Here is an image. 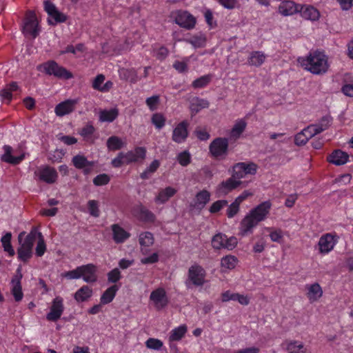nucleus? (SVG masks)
I'll return each mask as SVG.
<instances>
[{
  "mask_svg": "<svg viewBox=\"0 0 353 353\" xmlns=\"http://www.w3.org/2000/svg\"><path fill=\"white\" fill-rule=\"evenodd\" d=\"M271 206V203L266 201L251 210L250 213L241 222L240 234L242 236H245L248 233H252V229L259 222L265 219L270 212Z\"/></svg>",
  "mask_w": 353,
  "mask_h": 353,
  "instance_id": "obj_1",
  "label": "nucleus"
},
{
  "mask_svg": "<svg viewBox=\"0 0 353 353\" xmlns=\"http://www.w3.org/2000/svg\"><path fill=\"white\" fill-rule=\"evenodd\" d=\"M299 61L305 69L314 74H324L328 69L326 56L319 51L310 53L306 58H303Z\"/></svg>",
  "mask_w": 353,
  "mask_h": 353,
  "instance_id": "obj_2",
  "label": "nucleus"
},
{
  "mask_svg": "<svg viewBox=\"0 0 353 353\" xmlns=\"http://www.w3.org/2000/svg\"><path fill=\"white\" fill-rule=\"evenodd\" d=\"M25 232H21L18 236L20 247L17 249L18 259L23 262H27L32 255V248L37 239V230L32 229L23 241Z\"/></svg>",
  "mask_w": 353,
  "mask_h": 353,
  "instance_id": "obj_3",
  "label": "nucleus"
},
{
  "mask_svg": "<svg viewBox=\"0 0 353 353\" xmlns=\"http://www.w3.org/2000/svg\"><path fill=\"white\" fill-rule=\"evenodd\" d=\"M146 149L144 147H137L134 150L125 153L121 152L111 161L114 168H120L123 164L135 163L145 158Z\"/></svg>",
  "mask_w": 353,
  "mask_h": 353,
  "instance_id": "obj_4",
  "label": "nucleus"
},
{
  "mask_svg": "<svg viewBox=\"0 0 353 353\" xmlns=\"http://www.w3.org/2000/svg\"><path fill=\"white\" fill-rule=\"evenodd\" d=\"M37 69L42 70L46 74L52 75L61 79H70L73 77L72 72L52 60L48 61L38 65Z\"/></svg>",
  "mask_w": 353,
  "mask_h": 353,
  "instance_id": "obj_5",
  "label": "nucleus"
},
{
  "mask_svg": "<svg viewBox=\"0 0 353 353\" xmlns=\"http://www.w3.org/2000/svg\"><path fill=\"white\" fill-rule=\"evenodd\" d=\"M44 10L48 13L49 18L48 23L49 25L54 26L59 23L66 21L68 17L60 12L56 6L49 0L43 2Z\"/></svg>",
  "mask_w": 353,
  "mask_h": 353,
  "instance_id": "obj_6",
  "label": "nucleus"
},
{
  "mask_svg": "<svg viewBox=\"0 0 353 353\" xmlns=\"http://www.w3.org/2000/svg\"><path fill=\"white\" fill-rule=\"evenodd\" d=\"M205 276L206 272L202 266L198 264L192 265L188 270V280L186 284L188 285L189 281L194 286H203L205 283Z\"/></svg>",
  "mask_w": 353,
  "mask_h": 353,
  "instance_id": "obj_7",
  "label": "nucleus"
},
{
  "mask_svg": "<svg viewBox=\"0 0 353 353\" xmlns=\"http://www.w3.org/2000/svg\"><path fill=\"white\" fill-rule=\"evenodd\" d=\"M23 32L30 34L32 38H36L39 32V22L34 11L27 12L24 24L23 26Z\"/></svg>",
  "mask_w": 353,
  "mask_h": 353,
  "instance_id": "obj_8",
  "label": "nucleus"
},
{
  "mask_svg": "<svg viewBox=\"0 0 353 353\" xmlns=\"http://www.w3.org/2000/svg\"><path fill=\"white\" fill-rule=\"evenodd\" d=\"M209 150L214 158L227 155L228 150V139L221 137L214 139L210 144Z\"/></svg>",
  "mask_w": 353,
  "mask_h": 353,
  "instance_id": "obj_9",
  "label": "nucleus"
},
{
  "mask_svg": "<svg viewBox=\"0 0 353 353\" xmlns=\"http://www.w3.org/2000/svg\"><path fill=\"white\" fill-rule=\"evenodd\" d=\"M23 277L21 274V268L19 267L16 271V274L12 277L11 280V294L14 296L16 302H19L23 297V293L22 292V286L21 284V280Z\"/></svg>",
  "mask_w": 353,
  "mask_h": 353,
  "instance_id": "obj_10",
  "label": "nucleus"
},
{
  "mask_svg": "<svg viewBox=\"0 0 353 353\" xmlns=\"http://www.w3.org/2000/svg\"><path fill=\"white\" fill-rule=\"evenodd\" d=\"M175 22L187 30L192 29L196 24V19L188 11L179 10L175 17Z\"/></svg>",
  "mask_w": 353,
  "mask_h": 353,
  "instance_id": "obj_11",
  "label": "nucleus"
},
{
  "mask_svg": "<svg viewBox=\"0 0 353 353\" xmlns=\"http://www.w3.org/2000/svg\"><path fill=\"white\" fill-rule=\"evenodd\" d=\"M63 310V299L60 296H57L52 301L50 310L47 314L46 319L50 321H57L62 315Z\"/></svg>",
  "mask_w": 353,
  "mask_h": 353,
  "instance_id": "obj_12",
  "label": "nucleus"
},
{
  "mask_svg": "<svg viewBox=\"0 0 353 353\" xmlns=\"http://www.w3.org/2000/svg\"><path fill=\"white\" fill-rule=\"evenodd\" d=\"M242 181L236 180L232 176L222 181L216 188V193L218 196H225L233 190L238 188Z\"/></svg>",
  "mask_w": 353,
  "mask_h": 353,
  "instance_id": "obj_13",
  "label": "nucleus"
},
{
  "mask_svg": "<svg viewBox=\"0 0 353 353\" xmlns=\"http://www.w3.org/2000/svg\"><path fill=\"white\" fill-rule=\"evenodd\" d=\"M150 299L153 301L155 307L158 310L163 309L168 303L165 290L161 288L153 290L150 294Z\"/></svg>",
  "mask_w": 353,
  "mask_h": 353,
  "instance_id": "obj_14",
  "label": "nucleus"
},
{
  "mask_svg": "<svg viewBox=\"0 0 353 353\" xmlns=\"http://www.w3.org/2000/svg\"><path fill=\"white\" fill-rule=\"evenodd\" d=\"M188 125L189 123L187 121L180 122L173 130L172 141L177 143H183L188 137Z\"/></svg>",
  "mask_w": 353,
  "mask_h": 353,
  "instance_id": "obj_15",
  "label": "nucleus"
},
{
  "mask_svg": "<svg viewBox=\"0 0 353 353\" xmlns=\"http://www.w3.org/2000/svg\"><path fill=\"white\" fill-rule=\"evenodd\" d=\"M81 278L86 283H94L97 281V267L92 263L79 266Z\"/></svg>",
  "mask_w": 353,
  "mask_h": 353,
  "instance_id": "obj_16",
  "label": "nucleus"
},
{
  "mask_svg": "<svg viewBox=\"0 0 353 353\" xmlns=\"http://www.w3.org/2000/svg\"><path fill=\"white\" fill-rule=\"evenodd\" d=\"M77 103V100L68 99L57 104L54 108L55 114L58 117H63L72 112Z\"/></svg>",
  "mask_w": 353,
  "mask_h": 353,
  "instance_id": "obj_17",
  "label": "nucleus"
},
{
  "mask_svg": "<svg viewBox=\"0 0 353 353\" xmlns=\"http://www.w3.org/2000/svg\"><path fill=\"white\" fill-rule=\"evenodd\" d=\"M335 243L334 236L331 234L327 233L321 236L318 243L320 252L321 254L330 252L334 248Z\"/></svg>",
  "mask_w": 353,
  "mask_h": 353,
  "instance_id": "obj_18",
  "label": "nucleus"
},
{
  "mask_svg": "<svg viewBox=\"0 0 353 353\" xmlns=\"http://www.w3.org/2000/svg\"><path fill=\"white\" fill-rule=\"evenodd\" d=\"M349 155L341 150H335L327 157V161L336 165H342L348 161Z\"/></svg>",
  "mask_w": 353,
  "mask_h": 353,
  "instance_id": "obj_19",
  "label": "nucleus"
},
{
  "mask_svg": "<svg viewBox=\"0 0 353 353\" xmlns=\"http://www.w3.org/2000/svg\"><path fill=\"white\" fill-rule=\"evenodd\" d=\"M34 174L39 176L41 181L47 183H53L57 177V171L48 166L39 170L38 172H35Z\"/></svg>",
  "mask_w": 353,
  "mask_h": 353,
  "instance_id": "obj_20",
  "label": "nucleus"
},
{
  "mask_svg": "<svg viewBox=\"0 0 353 353\" xmlns=\"http://www.w3.org/2000/svg\"><path fill=\"white\" fill-rule=\"evenodd\" d=\"M4 154L1 155V160L3 162L12 164V165H17L19 164L25 157V155L21 154L18 157H14L12 155V148L10 145H4L3 146Z\"/></svg>",
  "mask_w": 353,
  "mask_h": 353,
  "instance_id": "obj_21",
  "label": "nucleus"
},
{
  "mask_svg": "<svg viewBox=\"0 0 353 353\" xmlns=\"http://www.w3.org/2000/svg\"><path fill=\"white\" fill-rule=\"evenodd\" d=\"M301 5L292 1H285L279 7V12L283 16L292 15L299 12Z\"/></svg>",
  "mask_w": 353,
  "mask_h": 353,
  "instance_id": "obj_22",
  "label": "nucleus"
},
{
  "mask_svg": "<svg viewBox=\"0 0 353 353\" xmlns=\"http://www.w3.org/2000/svg\"><path fill=\"white\" fill-rule=\"evenodd\" d=\"M210 199V193L206 190H203L196 194L193 207L201 210L209 202Z\"/></svg>",
  "mask_w": 353,
  "mask_h": 353,
  "instance_id": "obj_23",
  "label": "nucleus"
},
{
  "mask_svg": "<svg viewBox=\"0 0 353 353\" xmlns=\"http://www.w3.org/2000/svg\"><path fill=\"white\" fill-rule=\"evenodd\" d=\"M176 193V190L168 186L165 189H162L159 191V194L154 199V201L157 203L163 204L168 201L172 196Z\"/></svg>",
  "mask_w": 353,
  "mask_h": 353,
  "instance_id": "obj_24",
  "label": "nucleus"
},
{
  "mask_svg": "<svg viewBox=\"0 0 353 353\" xmlns=\"http://www.w3.org/2000/svg\"><path fill=\"white\" fill-rule=\"evenodd\" d=\"M112 230L113 233V239L117 243H123L130 236L128 232L118 224L112 225Z\"/></svg>",
  "mask_w": 353,
  "mask_h": 353,
  "instance_id": "obj_25",
  "label": "nucleus"
},
{
  "mask_svg": "<svg viewBox=\"0 0 353 353\" xmlns=\"http://www.w3.org/2000/svg\"><path fill=\"white\" fill-rule=\"evenodd\" d=\"M307 297L310 303L318 301L323 295V290L318 283H313L307 288Z\"/></svg>",
  "mask_w": 353,
  "mask_h": 353,
  "instance_id": "obj_26",
  "label": "nucleus"
},
{
  "mask_svg": "<svg viewBox=\"0 0 353 353\" xmlns=\"http://www.w3.org/2000/svg\"><path fill=\"white\" fill-rule=\"evenodd\" d=\"M299 12L303 18L312 21L317 20L320 16L319 12L313 6H301Z\"/></svg>",
  "mask_w": 353,
  "mask_h": 353,
  "instance_id": "obj_27",
  "label": "nucleus"
},
{
  "mask_svg": "<svg viewBox=\"0 0 353 353\" xmlns=\"http://www.w3.org/2000/svg\"><path fill=\"white\" fill-rule=\"evenodd\" d=\"M92 295V289L88 285H83L74 294V299L77 302L88 301Z\"/></svg>",
  "mask_w": 353,
  "mask_h": 353,
  "instance_id": "obj_28",
  "label": "nucleus"
},
{
  "mask_svg": "<svg viewBox=\"0 0 353 353\" xmlns=\"http://www.w3.org/2000/svg\"><path fill=\"white\" fill-rule=\"evenodd\" d=\"M210 105L208 100L199 97L194 98L190 103V110L194 114L198 113L201 110L207 108Z\"/></svg>",
  "mask_w": 353,
  "mask_h": 353,
  "instance_id": "obj_29",
  "label": "nucleus"
},
{
  "mask_svg": "<svg viewBox=\"0 0 353 353\" xmlns=\"http://www.w3.org/2000/svg\"><path fill=\"white\" fill-rule=\"evenodd\" d=\"M118 290L119 287L117 285H113L108 288L101 296V303L106 305L112 302Z\"/></svg>",
  "mask_w": 353,
  "mask_h": 353,
  "instance_id": "obj_30",
  "label": "nucleus"
},
{
  "mask_svg": "<svg viewBox=\"0 0 353 353\" xmlns=\"http://www.w3.org/2000/svg\"><path fill=\"white\" fill-rule=\"evenodd\" d=\"M72 162L74 166L79 170L85 167H93L94 165V161H89L85 156L81 154L73 157Z\"/></svg>",
  "mask_w": 353,
  "mask_h": 353,
  "instance_id": "obj_31",
  "label": "nucleus"
},
{
  "mask_svg": "<svg viewBox=\"0 0 353 353\" xmlns=\"http://www.w3.org/2000/svg\"><path fill=\"white\" fill-rule=\"evenodd\" d=\"M119 111L117 108L109 110H101L99 114V120L101 122H112L118 117Z\"/></svg>",
  "mask_w": 353,
  "mask_h": 353,
  "instance_id": "obj_32",
  "label": "nucleus"
},
{
  "mask_svg": "<svg viewBox=\"0 0 353 353\" xmlns=\"http://www.w3.org/2000/svg\"><path fill=\"white\" fill-rule=\"evenodd\" d=\"M139 219L142 221L153 223L156 219L154 214L144 207L143 205L139 206Z\"/></svg>",
  "mask_w": 353,
  "mask_h": 353,
  "instance_id": "obj_33",
  "label": "nucleus"
},
{
  "mask_svg": "<svg viewBox=\"0 0 353 353\" xmlns=\"http://www.w3.org/2000/svg\"><path fill=\"white\" fill-rule=\"evenodd\" d=\"M12 234L10 232L6 233L1 239V242L3 248V250L8 253L9 256H13L15 252L11 245Z\"/></svg>",
  "mask_w": 353,
  "mask_h": 353,
  "instance_id": "obj_34",
  "label": "nucleus"
},
{
  "mask_svg": "<svg viewBox=\"0 0 353 353\" xmlns=\"http://www.w3.org/2000/svg\"><path fill=\"white\" fill-rule=\"evenodd\" d=\"M106 145L109 150L115 151L121 149L124 143L119 137L112 136L108 139Z\"/></svg>",
  "mask_w": 353,
  "mask_h": 353,
  "instance_id": "obj_35",
  "label": "nucleus"
},
{
  "mask_svg": "<svg viewBox=\"0 0 353 353\" xmlns=\"http://www.w3.org/2000/svg\"><path fill=\"white\" fill-rule=\"evenodd\" d=\"M160 166L159 160H154L150 165L140 174L142 179H148L157 170Z\"/></svg>",
  "mask_w": 353,
  "mask_h": 353,
  "instance_id": "obj_36",
  "label": "nucleus"
},
{
  "mask_svg": "<svg viewBox=\"0 0 353 353\" xmlns=\"http://www.w3.org/2000/svg\"><path fill=\"white\" fill-rule=\"evenodd\" d=\"M265 57L264 54L259 51H256L250 54L248 63L251 65L260 66L265 61Z\"/></svg>",
  "mask_w": 353,
  "mask_h": 353,
  "instance_id": "obj_37",
  "label": "nucleus"
},
{
  "mask_svg": "<svg viewBox=\"0 0 353 353\" xmlns=\"http://www.w3.org/2000/svg\"><path fill=\"white\" fill-rule=\"evenodd\" d=\"M187 332V327L185 325L174 329L169 336L170 341H176L181 340Z\"/></svg>",
  "mask_w": 353,
  "mask_h": 353,
  "instance_id": "obj_38",
  "label": "nucleus"
},
{
  "mask_svg": "<svg viewBox=\"0 0 353 353\" xmlns=\"http://www.w3.org/2000/svg\"><path fill=\"white\" fill-rule=\"evenodd\" d=\"M139 244L141 246L150 247L154 243L153 234L150 232H145L139 235Z\"/></svg>",
  "mask_w": 353,
  "mask_h": 353,
  "instance_id": "obj_39",
  "label": "nucleus"
},
{
  "mask_svg": "<svg viewBox=\"0 0 353 353\" xmlns=\"http://www.w3.org/2000/svg\"><path fill=\"white\" fill-rule=\"evenodd\" d=\"M212 78V75L210 74L202 76L196 79H195L192 85L194 88H201L210 83Z\"/></svg>",
  "mask_w": 353,
  "mask_h": 353,
  "instance_id": "obj_40",
  "label": "nucleus"
},
{
  "mask_svg": "<svg viewBox=\"0 0 353 353\" xmlns=\"http://www.w3.org/2000/svg\"><path fill=\"white\" fill-rule=\"evenodd\" d=\"M225 240H227V236L225 234L218 233L213 236L212 239V245L216 250L223 248Z\"/></svg>",
  "mask_w": 353,
  "mask_h": 353,
  "instance_id": "obj_41",
  "label": "nucleus"
},
{
  "mask_svg": "<svg viewBox=\"0 0 353 353\" xmlns=\"http://www.w3.org/2000/svg\"><path fill=\"white\" fill-rule=\"evenodd\" d=\"M188 41L191 43L194 48H202L205 46L206 39L203 34L194 35L190 37Z\"/></svg>",
  "mask_w": 353,
  "mask_h": 353,
  "instance_id": "obj_42",
  "label": "nucleus"
},
{
  "mask_svg": "<svg viewBox=\"0 0 353 353\" xmlns=\"http://www.w3.org/2000/svg\"><path fill=\"white\" fill-rule=\"evenodd\" d=\"M237 259L231 255L223 257L221 259V267L228 270L234 269L236 265Z\"/></svg>",
  "mask_w": 353,
  "mask_h": 353,
  "instance_id": "obj_43",
  "label": "nucleus"
},
{
  "mask_svg": "<svg viewBox=\"0 0 353 353\" xmlns=\"http://www.w3.org/2000/svg\"><path fill=\"white\" fill-rule=\"evenodd\" d=\"M331 122L332 118L330 116H325L322 117L318 123L314 124V125L316 127L317 132L319 134L327 129L330 125Z\"/></svg>",
  "mask_w": 353,
  "mask_h": 353,
  "instance_id": "obj_44",
  "label": "nucleus"
},
{
  "mask_svg": "<svg viewBox=\"0 0 353 353\" xmlns=\"http://www.w3.org/2000/svg\"><path fill=\"white\" fill-rule=\"evenodd\" d=\"M246 123L243 120H240L233 126L231 130V137L236 138L239 137L244 131Z\"/></svg>",
  "mask_w": 353,
  "mask_h": 353,
  "instance_id": "obj_45",
  "label": "nucleus"
},
{
  "mask_svg": "<svg viewBox=\"0 0 353 353\" xmlns=\"http://www.w3.org/2000/svg\"><path fill=\"white\" fill-rule=\"evenodd\" d=\"M151 122L157 129H161L165 124V118L161 113H155L152 116Z\"/></svg>",
  "mask_w": 353,
  "mask_h": 353,
  "instance_id": "obj_46",
  "label": "nucleus"
},
{
  "mask_svg": "<svg viewBox=\"0 0 353 353\" xmlns=\"http://www.w3.org/2000/svg\"><path fill=\"white\" fill-rule=\"evenodd\" d=\"M176 159L181 165L185 167L191 163V155L188 151L185 150L178 154Z\"/></svg>",
  "mask_w": 353,
  "mask_h": 353,
  "instance_id": "obj_47",
  "label": "nucleus"
},
{
  "mask_svg": "<svg viewBox=\"0 0 353 353\" xmlns=\"http://www.w3.org/2000/svg\"><path fill=\"white\" fill-rule=\"evenodd\" d=\"M37 237L39 238L37 245L36 247V254L38 256H41L45 253L46 250V243L41 232H37Z\"/></svg>",
  "mask_w": 353,
  "mask_h": 353,
  "instance_id": "obj_48",
  "label": "nucleus"
},
{
  "mask_svg": "<svg viewBox=\"0 0 353 353\" xmlns=\"http://www.w3.org/2000/svg\"><path fill=\"white\" fill-rule=\"evenodd\" d=\"M88 208L91 216L99 217L100 211L99 209V202L96 200H90L88 202Z\"/></svg>",
  "mask_w": 353,
  "mask_h": 353,
  "instance_id": "obj_49",
  "label": "nucleus"
},
{
  "mask_svg": "<svg viewBox=\"0 0 353 353\" xmlns=\"http://www.w3.org/2000/svg\"><path fill=\"white\" fill-rule=\"evenodd\" d=\"M163 342L157 339L149 338L145 341V346L152 350H159L163 347Z\"/></svg>",
  "mask_w": 353,
  "mask_h": 353,
  "instance_id": "obj_50",
  "label": "nucleus"
},
{
  "mask_svg": "<svg viewBox=\"0 0 353 353\" xmlns=\"http://www.w3.org/2000/svg\"><path fill=\"white\" fill-rule=\"evenodd\" d=\"M243 165L241 163H237L234 165L232 167V176L236 179V180H240L241 179L243 178L245 175L243 173Z\"/></svg>",
  "mask_w": 353,
  "mask_h": 353,
  "instance_id": "obj_51",
  "label": "nucleus"
},
{
  "mask_svg": "<svg viewBox=\"0 0 353 353\" xmlns=\"http://www.w3.org/2000/svg\"><path fill=\"white\" fill-rule=\"evenodd\" d=\"M243 166V170L245 175L251 174L254 175L256 173L257 165L253 162L248 163L241 162Z\"/></svg>",
  "mask_w": 353,
  "mask_h": 353,
  "instance_id": "obj_52",
  "label": "nucleus"
},
{
  "mask_svg": "<svg viewBox=\"0 0 353 353\" xmlns=\"http://www.w3.org/2000/svg\"><path fill=\"white\" fill-rule=\"evenodd\" d=\"M289 353H304L305 351L303 350V343H299L297 341H292L290 342L287 347Z\"/></svg>",
  "mask_w": 353,
  "mask_h": 353,
  "instance_id": "obj_53",
  "label": "nucleus"
},
{
  "mask_svg": "<svg viewBox=\"0 0 353 353\" xmlns=\"http://www.w3.org/2000/svg\"><path fill=\"white\" fill-rule=\"evenodd\" d=\"M110 181V178L107 174H101L94 178L93 183L97 186H101L108 184Z\"/></svg>",
  "mask_w": 353,
  "mask_h": 353,
  "instance_id": "obj_54",
  "label": "nucleus"
},
{
  "mask_svg": "<svg viewBox=\"0 0 353 353\" xmlns=\"http://www.w3.org/2000/svg\"><path fill=\"white\" fill-rule=\"evenodd\" d=\"M108 281L110 283H115L119 281L121 278V272L118 268H114L112 270L110 271L108 274Z\"/></svg>",
  "mask_w": 353,
  "mask_h": 353,
  "instance_id": "obj_55",
  "label": "nucleus"
},
{
  "mask_svg": "<svg viewBox=\"0 0 353 353\" xmlns=\"http://www.w3.org/2000/svg\"><path fill=\"white\" fill-rule=\"evenodd\" d=\"M227 205L228 201L226 200H218L211 205L209 211L213 214L216 213Z\"/></svg>",
  "mask_w": 353,
  "mask_h": 353,
  "instance_id": "obj_56",
  "label": "nucleus"
},
{
  "mask_svg": "<svg viewBox=\"0 0 353 353\" xmlns=\"http://www.w3.org/2000/svg\"><path fill=\"white\" fill-rule=\"evenodd\" d=\"M240 205L235 201L232 202L228 208L226 214L228 218L234 217L239 211Z\"/></svg>",
  "mask_w": 353,
  "mask_h": 353,
  "instance_id": "obj_57",
  "label": "nucleus"
},
{
  "mask_svg": "<svg viewBox=\"0 0 353 353\" xmlns=\"http://www.w3.org/2000/svg\"><path fill=\"white\" fill-rule=\"evenodd\" d=\"M64 276L68 279H78L81 278V269L79 268V266L72 270L66 272L64 274Z\"/></svg>",
  "mask_w": 353,
  "mask_h": 353,
  "instance_id": "obj_58",
  "label": "nucleus"
},
{
  "mask_svg": "<svg viewBox=\"0 0 353 353\" xmlns=\"http://www.w3.org/2000/svg\"><path fill=\"white\" fill-rule=\"evenodd\" d=\"M302 132L303 133H304V134L308 139H310L311 138L319 134L314 124L310 125L307 128H304L302 130Z\"/></svg>",
  "mask_w": 353,
  "mask_h": 353,
  "instance_id": "obj_59",
  "label": "nucleus"
},
{
  "mask_svg": "<svg viewBox=\"0 0 353 353\" xmlns=\"http://www.w3.org/2000/svg\"><path fill=\"white\" fill-rule=\"evenodd\" d=\"M159 102V97L154 95L147 98L145 103L151 110H154L157 108V105Z\"/></svg>",
  "mask_w": 353,
  "mask_h": 353,
  "instance_id": "obj_60",
  "label": "nucleus"
},
{
  "mask_svg": "<svg viewBox=\"0 0 353 353\" xmlns=\"http://www.w3.org/2000/svg\"><path fill=\"white\" fill-rule=\"evenodd\" d=\"M105 80V76L102 74H98L92 82V88L94 90L100 91L102 88V83Z\"/></svg>",
  "mask_w": 353,
  "mask_h": 353,
  "instance_id": "obj_61",
  "label": "nucleus"
},
{
  "mask_svg": "<svg viewBox=\"0 0 353 353\" xmlns=\"http://www.w3.org/2000/svg\"><path fill=\"white\" fill-rule=\"evenodd\" d=\"M308 141L309 139L305 137L302 131L298 133L294 137V143L296 145H304Z\"/></svg>",
  "mask_w": 353,
  "mask_h": 353,
  "instance_id": "obj_62",
  "label": "nucleus"
},
{
  "mask_svg": "<svg viewBox=\"0 0 353 353\" xmlns=\"http://www.w3.org/2000/svg\"><path fill=\"white\" fill-rule=\"evenodd\" d=\"M237 243L238 241L236 237H227V240H225L223 248L228 249V250H232L236 246Z\"/></svg>",
  "mask_w": 353,
  "mask_h": 353,
  "instance_id": "obj_63",
  "label": "nucleus"
},
{
  "mask_svg": "<svg viewBox=\"0 0 353 353\" xmlns=\"http://www.w3.org/2000/svg\"><path fill=\"white\" fill-rule=\"evenodd\" d=\"M169 50L165 46L160 47L156 54V58L158 60L163 61L164 60L168 55Z\"/></svg>",
  "mask_w": 353,
  "mask_h": 353,
  "instance_id": "obj_64",
  "label": "nucleus"
}]
</instances>
